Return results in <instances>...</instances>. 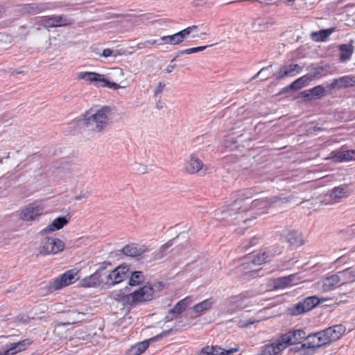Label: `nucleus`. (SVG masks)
<instances>
[{"label":"nucleus","instance_id":"39448f33","mask_svg":"<svg viewBox=\"0 0 355 355\" xmlns=\"http://www.w3.org/2000/svg\"><path fill=\"white\" fill-rule=\"evenodd\" d=\"M80 279V270L72 268L53 279L50 282L49 288H62L67 287Z\"/></svg>","mask_w":355,"mask_h":355},{"label":"nucleus","instance_id":"7ed1b4c3","mask_svg":"<svg viewBox=\"0 0 355 355\" xmlns=\"http://www.w3.org/2000/svg\"><path fill=\"white\" fill-rule=\"evenodd\" d=\"M64 247V243L60 239L46 236L41 240L38 252L42 255L56 254L63 251Z\"/></svg>","mask_w":355,"mask_h":355},{"label":"nucleus","instance_id":"a18cd8bd","mask_svg":"<svg viewBox=\"0 0 355 355\" xmlns=\"http://www.w3.org/2000/svg\"><path fill=\"white\" fill-rule=\"evenodd\" d=\"M211 346H205L202 347L198 353V355H211Z\"/></svg>","mask_w":355,"mask_h":355},{"label":"nucleus","instance_id":"7c9ffc66","mask_svg":"<svg viewBox=\"0 0 355 355\" xmlns=\"http://www.w3.org/2000/svg\"><path fill=\"white\" fill-rule=\"evenodd\" d=\"M215 301L212 298H208L204 300L200 303L196 304L193 307V311L194 313L198 314V315L202 314L204 312L208 311L211 308Z\"/></svg>","mask_w":355,"mask_h":355},{"label":"nucleus","instance_id":"c85d7f7f","mask_svg":"<svg viewBox=\"0 0 355 355\" xmlns=\"http://www.w3.org/2000/svg\"><path fill=\"white\" fill-rule=\"evenodd\" d=\"M340 282V286L344 285L343 284V279L340 272L338 274L331 275L324 278L321 281L322 286L323 288H330L332 286H336Z\"/></svg>","mask_w":355,"mask_h":355},{"label":"nucleus","instance_id":"4c0bfd02","mask_svg":"<svg viewBox=\"0 0 355 355\" xmlns=\"http://www.w3.org/2000/svg\"><path fill=\"white\" fill-rule=\"evenodd\" d=\"M343 284H345L350 282H355V269L348 268L343 271L340 272Z\"/></svg>","mask_w":355,"mask_h":355},{"label":"nucleus","instance_id":"4be33fe9","mask_svg":"<svg viewBox=\"0 0 355 355\" xmlns=\"http://www.w3.org/2000/svg\"><path fill=\"white\" fill-rule=\"evenodd\" d=\"M302 71V67L297 64H291L288 65L282 66L277 73L276 76L277 79H283L286 77H292L300 73Z\"/></svg>","mask_w":355,"mask_h":355},{"label":"nucleus","instance_id":"bf43d9fd","mask_svg":"<svg viewBox=\"0 0 355 355\" xmlns=\"http://www.w3.org/2000/svg\"><path fill=\"white\" fill-rule=\"evenodd\" d=\"M4 12V8L0 6V17Z\"/></svg>","mask_w":355,"mask_h":355},{"label":"nucleus","instance_id":"c03bdc74","mask_svg":"<svg viewBox=\"0 0 355 355\" xmlns=\"http://www.w3.org/2000/svg\"><path fill=\"white\" fill-rule=\"evenodd\" d=\"M101 85L103 87H107L108 88H112L114 89H118L120 88V86L119 84H117L116 83L110 82V81L107 80L105 78V81H103V84Z\"/></svg>","mask_w":355,"mask_h":355},{"label":"nucleus","instance_id":"9d476101","mask_svg":"<svg viewBox=\"0 0 355 355\" xmlns=\"http://www.w3.org/2000/svg\"><path fill=\"white\" fill-rule=\"evenodd\" d=\"M40 23L46 28L60 27L73 24V20L66 15L43 16Z\"/></svg>","mask_w":355,"mask_h":355},{"label":"nucleus","instance_id":"f704fd0d","mask_svg":"<svg viewBox=\"0 0 355 355\" xmlns=\"http://www.w3.org/2000/svg\"><path fill=\"white\" fill-rule=\"evenodd\" d=\"M335 28H331L329 29L320 30L319 31L312 32L311 33V39L317 42H324L327 37L334 33Z\"/></svg>","mask_w":355,"mask_h":355},{"label":"nucleus","instance_id":"4468645a","mask_svg":"<svg viewBox=\"0 0 355 355\" xmlns=\"http://www.w3.org/2000/svg\"><path fill=\"white\" fill-rule=\"evenodd\" d=\"M306 342L302 345V347L314 349L329 344L324 330L306 335Z\"/></svg>","mask_w":355,"mask_h":355},{"label":"nucleus","instance_id":"f8f14e48","mask_svg":"<svg viewBox=\"0 0 355 355\" xmlns=\"http://www.w3.org/2000/svg\"><path fill=\"white\" fill-rule=\"evenodd\" d=\"M281 340L286 347L301 343L306 338V334L303 329L291 330L280 335Z\"/></svg>","mask_w":355,"mask_h":355},{"label":"nucleus","instance_id":"13d9d810","mask_svg":"<svg viewBox=\"0 0 355 355\" xmlns=\"http://www.w3.org/2000/svg\"><path fill=\"white\" fill-rule=\"evenodd\" d=\"M21 73V71H16V70H15V71H13L11 73V74H12V75H15V74H19V73Z\"/></svg>","mask_w":355,"mask_h":355},{"label":"nucleus","instance_id":"5fc2aeb1","mask_svg":"<svg viewBox=\"0 0 355 355\" xmlns=\"http://www.w3.org/2000/svg\"><path fill=\"white\" fill-rule=\"evenodd\" d=\"M77 322V320L76 318H71L70 320H69L67 322H65L64 324H75Z\"/></svg>","mask_w":355,"mask_h":355},{"label":"nucleus","instance_id":"4d7b16f0","mask_svg":"<svg viewBox=\"0 0 355 355\" xmlns=\"http://www.w3.org/2000/svg\"><path fill=\"white\" fill-rule=\"evenodd\" d=\"M169 246H170V245H169L168 243H166L165 245H162V249H163V250H166V248H168Z\"/></svg>","mask_w":355,"mask_h":355},{"label":"nucleus","instance_id":"6e6d98bb","mask_svg":"<svg viewBox=\"0 0 355 355\" xmlns=\"http://www.w3.org/2000/svg\"><path fill=\"white\" fill-rule=\"evenodd\" d=\"M345 259V256H341L339 258H338L336 261V262L337 263H340L341 262L343 261V260Z\"/></svg>","mask_w":355,"mask_h":355},{"label":"nucleus","instance_id":"2eb2a0df","mask_svg":"<svg viewBox=\"0 0 355 355\" xmlns=\"http://www.w3.org/2000/svg\"><path fill=\"white\" fill-rule=\"evenodd\" d=\"M32 343L33 341L29 339L10 343L6 345L2 351H0V355H15L25 351Z\"/></svg>","mask_w":355,"mask_h":355},{"label":"nucleus","instance_id":"37998d69","mask_svg":"<svg viewBox=\"0 0 355 355\" xmlns=\"http://www.w3.org/2000/svg\"><path fill=\"white\" fill-rule=\"evenodd\" d=\"M197 26H189L180 31L178 32L179 35H180L182 40L184 41V38L188 36L193 30L197 29Z\"/></svg>","mask_w":355,"mask_h":355},{"label":"nucleus","instance_id":"bb28decb","mask_svg":"<svg viewBox=\"0 0 355 355\" xmlns=\"http://www.w3.org/2000/svg\"><path fill=\"white\" fill-rule=\"evenodd\" d=\"M79 79L84 80L90 83H102L105 81V76L96 72L82 71L77 74Z\"/></svg>","mask_w":355,"mask_h":355},{"label":"nucleus","instance_id":"c9c22d12","mask_svg":"<svg viewBox=\"0 0 355 355\" xmlns=\"http://www.w3.org/2000/svg\"><path fill=\"white\" fill-rule=\"evenodd\" d=\"M312 79L313 76L311 75H304L293 81L291 84L290 88L292 90H298L302 88L303 87L307 85L312 80Z\"/></svg>","mask_w":355,"mask_h":355},{"label":"nucleus","instance_id":"79ce46f5","mask_svg":"<svg viewBox=\"0 0 355 355\" xmlns=\"http://www.w3.org/2000/svg\"><path fill=\"white\" fill-rule=\"evenodd\" d=\"M207 47H208V46H198V47H192V48H189V49H187L182 50V51H180L179 53L180 54H191V53H197V52H199V51H204Z\"/></svg>","mask_w":355,"mask_h":355},{"label":"nucleus","instance_id":"a19ab883","mask_svg":"<svg viewBox=\"0 0 355 355\" xmlns=\"http://www.w3.org/2000/svg\"><path fill=\"white\" fill-rule=\"evenodd\" d=\"M158 43H162V42L159 40H146L143 42H139L137 44V48L139 49H144V48H150L152 45L157 44L158 45Z\"/></svg>","mask_w":355,"mask_h":355},{"label":"nucleus","instance_id":"dca6fc26","mask_svg":"<svg viewBox=\"0 0 355 355\" xmlns=\"http://www.w3.org/2000/svg\"><path fill=\"white\" fill-rule=\"evenodd\" d=\"M205 165L196 154H191L185 160L184 164V171L188 174H196L204 168Z\"/></svg>","mask_w":355,"mask_h":355},{"label":"nucleus","instance_id":"052dcab7","mask_svg":"<svg viewBox=\"0 0 355 355\" xmlns=\"http://www.w3.org/2000/svg\"><path fill=\"white\" fill-rule=\"evenodd\" d=\"M334 300V298H331H331H324V299H321V300H322V301H324V300Z\"/></svg>","mask_w":355,"mask_h":355},{"label":"nucleus","instance_id":"6e6552de","mask_svg":"<svg viewBox=\"0 0 355 355\" xmlns=\"http://www.w3.org/2000/svg\"><path fill=\"white\" fill-rule=\"evenodd\" d=\"M129 267L127 265H120L112 270L107 276L105 284L114 286L122 282L128 277Z\"/></svg>","mask_w":355,"mask_h":355},{"label":"nucleus","instance_id":"a878e982","mask_svg":"<svg viewBox=\"0 0 355 355\" xmlns=\"http://www.w3.org/2000/svg\"><path fill=\"white\" fill-rule=\"evenodd\" d=\"M102 282L100 271H96L90 276L84 278L81 281V286L83 287H98L101 285Z\"/></svg>","mask_w":355,"mask_h":355},{"label":"nucleus","instance_id":"5701e85b","mask_svg":"<svg viewBox=\"0 0 355 355\" xmlns=\"http://www.w3.org/2000/svg\"><path fill=\"white\" fill-rule=\"evenodd\" d=\"M121 251L125 256L137 257L148 252V249L145 245L139 246L137 244L132 243L124 246Z\"/></svg>","mask_w":355,"mask_h":355},{"label":"nucleus","instance_id":"f257e3e1","mask_svg":"<svg viewBox=\"0 0 355 355\" xmlns=\"http://www.w3.org/2000/svg\"><path fill=\"white\" fill-rule=\"evenodd\" d=\"M110 112V110L107 107L97 110L90 109L81 116L80 125L89 130L101 132L108 125Z\"/></svg>","mask_w":355,"mask_h":355},{"label":"nucleus","instance_id":"774afa93","mask_svg":"<svg viewBox=\"0 0 355 355\" xmlns=\"http://www.w3.org/2000/svg\"><path fill=\"white\" fill-rule=\"evenodd\" d=\"M343 301H344V300H339V302H343Z\"/></svg>","mask_w":355,"mask_h":355},{"label":"nucleus","instance_id":"338daca9","mask_svg":"<svg viewBox=\"0 0 355 355\" xmlns=\"http://www.w3.org/2000/svg\"><path fill=\"white\" fill-rule=\"evenodd\" d=\"M176 58H174L173 60H171V62H173L174 60H175Z\"/></svg>","mask_w":355,"mask_h":355},{"label":"nucleus","instance_id":"f3484780","mask_svg":"<svg viewBox=\"0 0 355 355\" xmlns=\"http://www.w3.org/2000/svg\"><path fill=\"white\" fill-rule=\"evenodd\" d=\"M286 348V347L281 340L279 336L278 338L270 340L263 347L261 355H280Z\"/></svg>","mask_w":355,"mask_h":355},{"label":"nucleus","instance_id":"cd10ccee","mask_svg":"<svg viewBox=\"0 0 355 355\" xmlns=\"http://www.w3.org/2000/svg\"><path fill=\"white\" fill-rule=\"evenodd\" d=\"M193 300L191 297L187 296L179 301L174 307L169 311V313L173 314L174 318H177L178 315L181 314L184 311L186 310L188 306H189Z\"/></svg>","mask_w":355,"mask_h":355},{"label":"nucleus","instance_id":"58836bf2","mask_svg":"<svg viewBox=\"0 0 355 355\" xmlns=\"http://www.w3.org/2000/svg\"><path fill=\"white\" fill-rule=\"evenodd\" d=\"M211 355H228L238 352V348H232L229 350L224 349L217 345L211 346Z\"/></svg>","mask_w":355,"mask_h":355},{"label":"nucleus","instance_id":"e433bc0d","mask_svg":"<svg viewBox=\"0 0 355 355\" xmlns=\"http://www.w3.org/2000/svg\"><path fill=\"white\" fill-rule=\"evenodd\" d=\"M159 40L162 42V43H158V46L162 45L164 44L176 45L183 42L178 32L171 35L162 36L160 37Z\"/></svg>","mask_w":355,"mask_h":355},{"label":"nucleus","instance_id":"49530a36","mask_svg":"<svg viewBox=\"0 0 355 355\" xmlns=\"http://www.w3.org/2000/svg\"><path fill=\"white\" fill-rule=\"evenodd\" d=\"M301 96L305 101L313 99L311 98V92L310 89L304 90L301 92Z\"/></svg>","mask_w":355,"mask_h":355},{"label":"nucleus","instance_id":"412c9836","mask_svg":"<svg viewBox=\"0 0 355 355\" xmlns=\"http://www.w3.org/2000/svg\"><path fill=\"white\" fill-rule=\"evenodd\" d=\"M346 328L343 324H337L324 330L328 343L338 340L345 333Z\"/></svg>","mask_w":355,"mask_h":355},{"label":"nucleus","instance_id":"ddd939ff","mask_svg":"<svg viewBox=\"0 0 355 355\" xmlns=\"http://www.w3.org/2000/svg\"><path fill=\"white\" fill-rule=\"evenodd\" d=\"M300 277L297 273L282 277L270 280V286L272 288H284L297 285L300 282Z\"/></svg>","mask_w":355,"mask_h":355},{"label":"nucleus","instance_id":"0eeeda50","mask_svg":"<svg viewBox=\"0 0 355 355\" xmlns=\"http://www.w3.org/2000/svg\"><path fill=\"white\" fill-rule=\"evenodd\" d=\"M320 300L315 296L308 297L288 309V313L291 315H298L309 311L317 306Z\"/></svg>","mask_w":355,"mask_h":355},{"label":"nucleus","instance_id":"603ef678","mask_svg":"<svg viewBox=\"0 0 355 355\" xmlns=\"http://www.w3.org/2000/svg\"><path fill=\"white\" fill-rule=\"evenodd\" d=\"M175 67V65L169 64L166 69L165 71L166 73H171L173 69Z\"/></svg>","mask_w":355,"mask_h":355},{"label":"nucleus","instance_id":"ea45409f","mask_svg":"<svg viewBox=\"0 0 355 355\" xmlns=\"http://www.w3.org/2000/svg\"><path fill=\"white\" fill-rule=\"evenodd\" d=\"M311 92V98L313 99L320 98L325 95L326 90L322 85H317L312 89H310Z\"/></svg>","mask_w":355,"mask_h":355},{"label":"nucleus","instance_id":"e2e57ef3","mask_svg":"<svg viewBox=\"0 0 355 355\" xmlns=\"http://www.w3.org/2000/svg\"><path fill=\"white\" fill-rule=\"evenodd\" d=\"M2 163H3V158H2V157H1V158H0V164H1Z\"/></svg>","mask_w":355,"mask_h":355},{"label":"nucleus","instance_id":"20e7f679","mask_svg":"<svg viewBox=\"0 0 355 355\" xmlns=\"http://www.w3.org/2000/svg\"><path fill=\"white\" fill-rule=\"evenodd\" d=\"M153 290H135L128 295H119L116 299L123 305L135 306L139 303L149 301L153 298Z\"/></svg>","mask_w":355,"mask_h":355},{"label":"nucleus","instance_id":"8fccbe9b","mask_svg":"<svg viewBox=\"0 0 355 355\" xmlns=\"http://www.w3.org/2000/svg\"><path fill=\"white\" fill-rule=\"evenodd\" d=\"M259 239L257 237H253L249 242V245H245V248L252 247L258 243Z\"/></svg>","mask_w":355,"mask_h":355},{"label":"nucleus","instance_id":"f03ea898","mask_svg":"<svg viewBox=\"0 0 355 355\" xmlns=\"http://www.w3.org/2000/svg\"><path fill=\"white\" fill-rule=\"evenodd\" d=\"M271 259V255L266 252H263L262 253H259L257 255L254 256L250 261H246L243 263L241 266H240L237 268L238 272H242V276L243 279H247L248 277H255L258 276V272H259V269H253L252 266H260L267 261H269Z\"/></svg>","mask_w":355,"mask_h":355},{"label":"nucleus","instance_id":"69168bd1","mask_svg":"<svg viewBox=\"0 0 355 355\" xmlns=\"http://www.w3.org/2000/svg\"><path fill=\"white\" fill-rule=\"evenodd\" d=\"M157 107H158L159 109H161V108L162 107V106H161V105H157Z\"/></svg>","mask_w":355,"mask_h":355},{"label":"nucleus","instance_id":"9b49d317","mask_svg":"<svg viewBox=\"0 0 355 355\" xmlns=\"http://www.w3.org/2000/svg\"><path fill=\"white\" fill-rule=\"evenodd\" d=\"M250 198L248 191L238 194V197L230 205V207L224 210L223 213L225 216H232L233 214H238L247 210L245 200Z\"/></svg>","mask_w":355,"mask_h":355},{"label":"nucleus","instance_id":"2f4dec72","mask_svg":"<svg viewBox=\"0 0 355 355\" xmlns=\"http://www.w3.org/2000/svg\"><path fill=\"white\" fill-rule=\"evenodd\" d=\"M338 49L340 51V60L341 62H345L349 60L354 53L352 43L340 44L338 46Z\"/></svg>","mask_w":355,"mask_h":355},{"label":"nucleus","instance_id":"72a5a7b5","mask_svg":"<svg viewBox=\"0 0 355 355\" xmlns=\"http://www.w3.org/2000/svg\"><path fill=\"white\" fill-rule=\"evenodd\" d=\"M149 346L147 340H144L131 346L126 352V355H141Z\"/></svg>","mask_w":355,"mask_h":355},{"label":"nucleus","instance_id":"a211bd4d","mask_svg":"<svg viewBox=\"0 0 355 355\" xmlns=\"http://www.w3.org/2000/svg\"><path fill=\"white\" fill-rule=\"evenodd\" d=\"M44 211V208L42 205L31 204L21 210L19 218L26 221L33 220Z\"/></svg>","mask_w":355,"mask_h":355},{"label":"nucleus","instance_id":"393cba45","mask_svg":"<svg viewBox=\"0 0 355 355\" xmlns=\"http://www.w3.org/2000/svg\"><path fill=\"white\" fill-rule=\"evenodd\" d=\"M355 85V76H344L339 78L334 79L331 83L329 87L331 89L334 88H343L348 87Z\"/></svg>","mask_w":355,"mask_h":355},{"label":"nucleus","instance_id":"c756f323","mask_svg":"<svg viewBox=\"0 0 355 355\" xmlns=\"http://www.w3.org/2000/svg\"><path fill=\"white\" fill-rule=\"evenodd\" d=\"M287 242L290 245L293 247H298L304 243L302 234L297 231H290L286 235Z\"/></svg>","mask_w":355,"mask_h":355},{"label":"nucleus","instance_id":"aec40b11","mask_svg":"<svg viewBox=\"0 0 355 355\" xmlns=\"http://www.w3.org/2000/svg\"><path fill=\"white\" fill-rule=\"evenodd\" d=\"M50 8L49 3H31L22 5L20 11L24 14L37 15Z\"/></svg>","mask_w":355,"mask_h":355},{"label":"nucleus","instance_id":"423d86ee","mask_svg":"<svg viewBox=\"0 0 355 355\" xmlns=\"http://www.w3.org/2000/svg\"><path fill=\"white\" fill-rule=\"evenodd\" d=\"M128 284L130 286H139V288H153L154 287L159 288L165 287L163 282H150L141 271H134L131 272Z\"/></svg>","mask_w":355,"mask_h":355},{"label":"nucleus","instance_id":"0e129e2a","mask_svg":"<svg viewBox=\"0 0 355 355\" xmlns=\"http://www.w3.org/2000/svg\"><path fill=\"white\" fill-rule=\"evenodd\" d=\"M157 107H158L159 109H161V108L162 107V106H161V105H157Z\"/></svg>","mask_w":355,"mask_h":355},{"label":"nucleus","instance_id":"b1692460","mask_svg":"<svg viewBox=\"0 0 355 355\" xmlns=\"http://www.w3.org/2000/svg\"><path fill=\"white\" fill-rule=\"evenodd\" d=\"M277 201V197L268 199H257L252 202L251 208L255 209L258 214H262L270 207V205Z\"/></svg>","mask_w":355,"mask_h":355},{"label":"nucleus","instance_id":"09e8293b","mask_svg":"<svg viewBox=\"0 0 355 355\" xmlns=\"http://www.w3.org/2000/svg\"><path fill=\"white\" fill-rule=\"evenodd\" d=\"M113 51L110 49H105L103 51L101 55L104 58H108L112 55Z\"/></svg>","mask_w":355,"mask_h":355},{"label":"nucleus","instance_id":"6ab92c4d","mask_svg":"<svg viewBox=\"0 0 355 355\" xmlns=\"http://www.w3.org/2000/svg\"><path fill=\"white\" fill-rule=\"evenodd\" d=\"M329 159L334 162H345L355 160V150H334L329 155Z\"/></svg>","mask_w":355,"mask_h":355},{"label":"nucleus","instance_id":"de8ad7c7","mask_svg":"<svg viewBox=\"0 0 355 355\" xmlns=\"http://www.w3.org/2000/svg\"><path fill=\"white\" fill-rule=\"evenodd\" d=\"M164 87L165 84L162 82H159L155 90V95L156 96L159 94H161L163 92Z\"/></svg>","mask_w":355,"mask_h":355},{"label":"nucleus","instance_id":"680f3d73","mask_svg":"<svg viewBox=\"0 0 355 355\" xmlns=\"http://www.w3.org/2000/svg\"><path fill=\"white\" fill-rule=\"evenodd\" d=\"M81 198H82V197L80 196H78L76 197V200H80Z\"/></svg>","mask_w":355,"mask_h":355},{"label":"nucleus","instance_id":"864d4df0","mask_svg":"<svg viewBox=\"0 0 355 355\" xmlns=\"http://www.w3.org/2000/svg\"><path fill=\"white\" fill-rule=\"evenodd\" d=\"M271 66H268V67H263L262 68L254 77L253 78H257L263 71L268 69Z\"/></svg>","mask_w":355,"mask_h":355},{"label":"nucleus","instance_id":"473e14b6","mask_svg":"<svg viewBox=\"0 0 355 355\" xmlns=\"http://www.w3.org/2000/svg\"><path fill=\"white\" fill-rule=\"evenodd\" d=\"M68 223L65 217H58L53 220L51 224L45 227L42 232L49 233L62 229Z\"/></svg>","mask_w":355,"mask_h":355},{"label":"nucleus","instance_id":"1a4fd4ad","mask_svg":"<svg viewBox=\"0 0 355 355\" xmlns=\"http://www.w3.org/2000/svg\"><path fill=\"white\" fill-rule=\"evenodd\" d=\"M351 191L349 190L348 184H340V186L332 189L329 192V193L325 195L324 199L322 200V202L325 205L333 204L336 202H338V200L343 198L348 197Z\"/></svg>","mask_w":355,"mask_h":355},{"label":"nucleus","instance_id":"3c124183","mask_svg":"<svg viewBox=\"0 0 355 355\" xmlns=\"http://www.w3.org/2000/svg\"><path fill=\"white\" fill-rule=\"evenodd\" d=\"M109 265H110V263L105 261L102 263L99 269H98L96 271H100V274L101 275V272L103 271Z\"/></svg>","mask_w":355,"mask_h":355}]
</instances>
